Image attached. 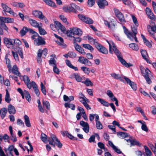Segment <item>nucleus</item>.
<instances>
[{
  "instance_id": "f704fd0d",
  "label": "nucleus",
  "mask_w": 156,
  "mask_h": 156,
  "mask_svg": "<svg viewBox=\"0 0 156 156\" xmlns=\"http://www.w3.org/2000/svg\"><path fill=\"white\" fill-rule=\"evenodd\" d=\"M53 8H56V5L55 4L50 0H45L44 2Z\"/></svg>"
},
{
  "instance_id": "338daca9",
  "label": "nucleus",
  "mask_w": 156,
  "mask_h": 156,
  "mask_svg": "<svg viewBox=\"0 0 156 156\" xmlns=\"http://www.w3.org/2000/svg\"><path fill=\"white\" fill-rule=\"evenodd\" d=\"M73 37V43L74 44L75 43H76V42H80L82 40L81 38L79 37Z\"/></svg>"
},
{
  "instance_id": "72a5a7b5",
  "label": "nucleus",
  "mask_w": 156,
  "mask_h": 156,
  "mask_svg": "<svg viewBox=\"0 0 156 156\" xmlns=\"http://www.w3.org/2000/svg\"><path fill=\"white\" fill-rule=\"evenodd\" d=\"M97 100L103 106L106 107H108L109 106V104L108 103L104 100L100 98H97Z\"/></svg>"
},
{
  "instance_id": "e433bc0d",
  "label": "nucleus",
  "mask_w": 156,
  "mask_h": 156,
  "mask_svg": "<svg viewBox=\"0 0 156 156\" xmlns=\"http://www.w3.org/2000/svg\"><path fill=\"white\" fill-rule=\"evenodd\" d=\"M6 93L5 97V100L6 102L9 103L11 101L10 95L7 90H6Z\"/></svg>"
},
{
  "instance_id": "ea45409f",
  "label": "nucleus",
  "mask_w": 156,
  "mask_h": 156,
  "mask_svg": "<svg viewBox=\"0 0 156 156\" xmlns=\"http://www.w3.org/2000/svg\"><path fill=\"white\" fill-rule=\"evenodd\" d=\"M41 51V49H40L38 50L37 56V61L38 63L39 64L41 63L42 62V59L41 57V53H40Z\"/></svg>"
},
{
  "instance_id": "37998d69",
  "label": "nucleus",
  "mask_w": 156,
  "mask_h": 156,
  "mask_svg": "<svg viewBox=\"0 0 156 156\" xmlns=\"http://www.w3.org/2000/svg\"><path fill=\"white\" fill-rule=\"evenodd\" d=\"M153 76L152 75H151L150 76H147L146 75H145L144 78L147 82V83L149 84H151L152 83V81L151 80V79L152 78V77H153Z\"/></svg>"
},
{
  "instance_id": "dca6fc26",
  "label": "nucleus",
  "mask_w": 156,
  "mask_h": 156,
  "mask_svg": "<svg viewBox=\"0 0 156 156\" xmlns=\"http://www.w3.org/2000/svg\"><path fill=\"white\" fill-rule=\"evenodd\" d=\"M55 26L56 27L57 29L59 30H60L63 32H64L66 30V29L65 27L61 24L58 21L55 22Z\"/></svg>"
},
{
  "instance_id": "cd10ccee",
  "label": "nucleus",
  "mask_w": 156,
  "mask_h": 156,
  "mask_svg": "<svg viewBox=\"0 0 156 156\" xmlns=\"http://www.w3.org/2000/svg\"><path fill=\"white\" fill-rule=\"evenodd\" d=\"M12 73L18 76H20V73L19 72L18 69V68L16 65H14L12 67Z\"/></svg>"
},
{
  "instance_id": "20e7f679",
  "label": "nucleus",
  "mask_w": 156,
  "mask_h": 156,
  "mask_svg": "<svg viewBox=\"0 0 156 156\" xmlns=\"http://www.w3.org/2000/svg\"><path fill=\"white\" fill-rule=\"evenodd\" d=\"M82 31L77 27H73L67 31V36L69 37H74L75 35L80 36L82 35Z\"/></svg>"
},
{
  "instance_id": "6ab92c4d",
  "label": "nucleus",
  "mask_w": 156,
  "mask_h": 156,
  "mask_svg": "<svg viewBox=\"0 0 156 156\" xmlns=\"http://www.w3.org/2000/svg\"><path fill=\"white\" fill-rule=\"evenodd\" d=\"M14 147H5L4 151L7 156H13L12 154Z\"/></svg>"
},
{
  "instance_id": "a19ab883",
  "label": "nucleus",
  "mask_w": 156,
  "mask_h": 156,
  "mask_svg": "<svg viewBox=\"0 0 156 156\" xmlns=\"http://www.w3.org/2000/svg\"><path fill=\"white\" fill-rule=\"evenodd\" d=\"M24 96H25L27 100L28 101L31 100L29 92L26 90H24Z\"/></svg>"
},
{
  "instance_id": "603ef678",
  "label": "nucleus",
  "mask_w": 156,
  "mask_h": 156,
  "mask_svg": "<svg viewBox=\"0 0 156 156\" xmlns=\"http://www.w3.org/2000/svg\"><path fill=\"white\" fill-rule=\"evenodd\" d=\"M42 103L43 106H45L46 108L48 110L50 109V105L48 102L46 101H43Z\"/></svg>"
},
{
  "instance_id": "a18cd8bd",
  "label": "nucleus",
  "mask_w": 156,
  "mask_h": 156,
  "mask_svg": "<svg viewBox=\"0 0 156 156\" xmlns=\"http://www.w3.org/2000/svg\"><path fill=\"white\" fill-rule=\"evenodd\" d=\"M64 105L66 108L69 107L71 108L73 110H74L75 108V106L73 104L65 103Z\"/></svg>"
},
{
  "instance_id": "7ed1b4c3",
  "label": "nucleus",
  "mask_w": 156,
  "mask_h": 156,
  "mask_svg": "<svg viewBox=\"0 0 156 156\" xmlns=\"http://www.w3.org/2000/svg\"><path fill=\"white\" fill-rule=\"evenodd\" d=\"M111 75L113 78L117 80H119L120 81L123 82H124L123 79H124L127 83L130 85L134 90H136L137 87L136 84L134 82L131 81L128 78L125 76L121 77L119 75L114 73H111Z\"/></svg>"
},
{
  "instance_id": "ddd939ff",
  "label": "nucleus",
  "mask_w": 156,
  "mask_h": 156,
  "mask_svg": "<svg viewBox=\"0 0 156 156\" xmlns=\"http://www.w3.org/2000/svg\"><path fill=\"white\" fill-rule=\"evenodd\" d=\"M2 6L3 9H4V11L6 12L9 13L10 14L12 15L13 16H17L16 14L11 9L6 5L3 3H2Z\"/></svg>"
},
{
  "instance_id": "79ce46f5",
  "label": "nucleus",
  "mask_w": 156,
  "mask_h": 156,
  "mask_svg": "<svg viewBox=\"0 0 156 156\" xmlns=\"http://www.w3.org/2000/svg\"><path fill=\"white\" fill-rule=\"evenodd\" d=\"M59 17L61 20L64 22L65 24L67 25H69V23L67 21L66 18L65 16L62 15H61L59 16Z\"/></svg>"
},
{
  "instance_id": "bb28decb",
  "label": "nucleus",
  "mask_w": 156,
  "mask_h": 156,
  "mask_svg": "<svg viewBox=\"0 0 156 156\" xmlns=\"http://www.w3.org/2000/svg\"><path fill=\"white\" fill-rule=\"evenodd\" d=\"M7 112V109L6 108H3L0 109V115L2 119H3L5 116Z\"/></svg>"
},
{
  "instance_id": "6e6552de",
  "label": "nucleus",
  "mask_w": 156,
  "mask_h": 156,
  "mask_svg": "<svg viewBox=\"0 0 156 156\" xmlns=\"http://www.w3.org/2000/svg\"><path fill=\"white\" fill-rule=\"evenodd\" d=\"M78 61L80 63L84 64L87 66H90L92 65L91 62L87 58H85L83 57H79Z\"/></svg>"
},
{
  "instance_id": "4be33fe9",
  "label": "nucleus",
  "mask_w": 156,
  "mask_h": 156,
  "mask_svg": "<svg viewBox=\"0 0 156 156\" xmlns=\"http://www.w3.org/2000/svg\"><path fill=\"white\" fill-rule=\"evenodd\" d=\"M74 45L76 51L82 55H85V52H84L83 49L77 43L75 44Z\"/></svg>"
},
{
  "instance_id": "c85d7f7f",
  "label": "nucleus",
  "mask_w": 156,
  "mask_h": 156,
  "mask_svg": "<svg viewBox=\"0 0 156 156\" xmlns=\"http://www.w3.org/2000/svg\"><path fill=\"white\" fill-rule=\"evenodd\" d=\"M97 3L99 7L101 9H104L105 6L108 5V3L106 1H104L101 2H97Z\"/></svg>"
},
{
  "instance_id": "f257e3e1",
  "label": "nucleus",
  "mask_w": 156,
  "mask_h": 156,
  "mask_svg": "<svg viewBox=\"0 0 156 156\" xmlns=\"http://www.w3.org/2000/svg\"><path fill=\"white\" fill-rule=\"evenodd\" d=\"M107 42L109 45V52L111 54L114 52L117 55L118 58L122 64L127 67H129L130 66H132L133 65L129 63H127L123 59L122 56L121 55L120 52L117 48L115 46V44L112 41H107Z\"/></svg>"
},
{
  "instance_id": "a211bd4d",
  "label": "nucleus",
  "mask_w": 156,
  "mask_h": 156,
  "mask_svg": "<svg viewBox=\"0 0 156 156\" xmlns=\"http://www.w3.org/2000/svg\"><path fill=\"white\" fill-rule=\"evenodd\" d=\"M23 80L27 86V87L29 89H30L32 87V82L31 83L29 78L26 75H24L23 76Z\"/></svg>"
},
{
  "instance_id": "9b49d317",
  "label": "nucleus",
  "mask_w": 156,
  "mask_h": 156,
  "mask_svg": "<svg viewBox=\"0 0 156 156\" xmlns=\"http://www.w3.org/2000/svg\"><path fill=\"white\" fill-rule=\"evenodd\" d=\"M34 43L35 45L39 46L45 44V42L44 38L38 36V37L34 40Z\"/></svg>"
},
{
  "instance_id": "774afa93",
  "label": "nucleus",
  "mask_w": 156,
  "mask_h": 156,
  "mask_svg": "<svg viewBox=\"0 0 156 156\" xmlns=\"http://www.w3.org/2000/svg\"><path fill=\"white\" fill-rule=\"evenodd\" d=\"M68 55L69 57L71 58H74L76 56V54L73 52H69L68 53Z\"/></svg>"
},
{
  "instance_id": "c03bdc74",
  "label": "nucleus",
  "mask_w": 156,
  "mask_h": 156,
  "mask_svg": "<svg viewBox=\"0 0 156 156\" xmlns=\"http://www.w3.org/2000/svg\"><path fill=\"white\" fill-rule=\"evenodd\" d=\"M27 27H23V29L20 30V34L21 36H23L25 35L27 32Z\"/></svg>"
},
{
  "instance_id": "bf43d9fd",
  "label": "nucleus",
  "mask_w": 156,
  "mask_h": 156,
  "mask_svg": "<svg viewBox=\"0 0 156 156\" xmlns=\"http://www.w3.org/2000/svg\"><path fill=\"white\" fill-rule=\"evenodd\" d=\"M0 25L2 26V27L3 29L6 31L8 30V28L3 21L0 20Z\"/></svg>"
},
{
  "instance_id": "e2e57ef3",
  "label": "nucleus",
  "mask_w": 156,
  "mask_h": 156,
  "mask_svg": "<svg viewBox=\"0 0 156 156\" xmlns=\"http://www.w3.org/2000/svg\"><path fill=\"white\" fill-rule=\"evenodd\" d=\"M21 147L24 151L26 150L29 152V151H32L33 150V147Z\"/></svg>"
},
{
  "instance_id": "b1692460",
  "label": "nucleus",
  "mask_w": 156,
  "mask_h": 156,
  "mask_svg": "<svg viewBox=\"0 0 156 156\" xmlns=\"http://www.w3.org/2000/svg\"><path fill=\"white\" fill-rule=\"evenodd\" d=\"M32 86L36 95L37 96H39L40 95V92L37 85L35 83L34 81H32Z\"/></svg>"
},
{
  "instance_id": "3c124183",
  "label": "nucleus",
  "mask_w": 156,
  "mask_h": 156,
  "mask_svg": "<svg viewBox=\"0 0 156 156\" xmlns=\"http://www.w3.org/2000/svg\"><path fill=\"white\" fill-rule=\"evenodd\" d=\"M40 53H41L42 57L45 58L47 54V50L46 48H45L43 50H41Z\"/></svg>"
},
{
  "instance_id": "f03ea898",
  "label": "nucleus",
  "mask_w": 156,
  "mask_h": 156,
  "mask_svg": "<svg viewBox=\"0 0 156 156\" xmlns=\"http://www.w3.org/2000/svg\"><path fill=\"white\" fill-rule=\"evenodd\" d=\"M41 138L42 141L45 144L48 142L49 144L52 146H62V145L55 135L53 134H51L50 137H47L46 135L44 133H42Z\"/></svg>"
},
{
  "instance_id": "8fccbe9b",
  "label": "nucleus",
  "mask_w": 156,
  "mask_h": 156,
  "mask_svg": "<svg viewBox=\"0 0 156 156\" xmlns=\"http://www.w3.org/2000/svg\"><path fill=\"white\" fill-rule=\"evenodd\" d=\"M97 116L98 117V118H99L98 115L97 114H90L89 116V119L90 121L92 122L94 120V117H95V119Z\"/></svg>"
},
{
  "instance_id": "69168bd1",
  "label": "nucleus",
  "mask_w": 156,
  "mask_h": 156,
  "mask_svg": "<svg viewBox=\"0 0 156 156\" xmlns=\"http://www.w3.org/2000/svg\"><path fill=\"white\" fill-rule=\"evenodd\" d=\"M49 63L50 65H53V66L56 65V61L53 58H51L50 60L49 61Z\"/></svg>"
},
{
  "instance_id": "864d4df0",
  "label": "nucleus",
  "mask_w": 156,
  "mask_h": 156,
  "mask_svg": "<svg viewBox=\"0 0 156 156\" xmlns=\"http://www.w3.org/2000/svg\"><path fill=\"white\" fill-rule=\"evenodd\" d=\"M131 16L132 17L133 23L136 27H138V23L136 17L133 15L131 14Z\"/></svg>"
},
{
  "instance_id": "a878e982",
  "label": "nucleus",
  "mask_w": 156,
  "mask_h": 156,
  "mask_svg": "<svg viewBox=\"0 0 156 156\" xmlns=\"http://www.w3.org/2000/svg\"><path fill=\"white\" fill-rule=\"evenodd\" d=\"M95 121L96 123V127L98 129H102L103 126L101 123L99 121V118H98V117H97L96 119H95Z\"/></svg>"
},
{
  "instance_id": "1a4fd4ad",
  "label": "nucleus",
  "mask_w": 156,
  "mask_h": 156,
  "mask_svg": "<svg viewBox=\"0 0 156 156\" xmlns=\"http://www.w3.org/2000/svg\"><path fill=\"white\" fill-rule=\"evenodd\" d=\"M124 29V32L126 34L128 37L131 40L133 41L134 39L136 42H138L136 35H132V33L128 31L125 27H123Z\"/></svg>"
},
{
  "instance_id": "680f3d73",
  "label": "nucleus",
  "mask_w": 156,
  "mask_h": 156,
  "mask_svg": "<svg viewBox=\"0 0 156 156\" xmlns=\"http://www.w3.org/2000/svg\"><path fill=\"white\" fill-rule=\"evenodd\" d=\"M81 69L86 74H88L90 73L89 69L86 67L83 66L81 67Z\"/></svg>"
},
{
  "instance_id": "aec40b11",
  "label": "nucleus",
  "mask_w": 156,
  "mask_h": 156,
  "mask_svg": "<svg viewBox=\"0 0 156 156\" xmlns=\"http://www.w3.org/2000/svg\"><path fill=\"white\" fill-rule=\"evenodd\" d=\"M0 20L6 23H13L14 21V20L13 18L9 17H3L2 16H0Z\"/></svg>"
},
{
  "instance_id": "7c9ffc66",
  "label": "nucleus",
  "mask_w": 156,
  "mask_h": 156,
  "mask_svg": "<svg viewBox=\"0 0 156 156\" xmlns=\"http://www.w3.org/2000/svg\"><path fill=\"white\" fill-rule=\"evenodd\" d=\"M145 152H143L144 156H152V153L148 147H144Z\"/></svg>"
},
{
  "instance_id": "2f4dec72",
  "label": "nucleus",
  "mask_w": 156,
  "mask_h": 156,
  "mask_svg": "<svg viewBox=\"0 0 156 156\" xmlns=\"http://www.w3.org/2000/svg\"><path fill=\"white\" fill-rule=\"evenodd\" d=\"M59 39V41H57L56 42L58 45L61 46L62 47L65 48L66 47V45L64 43V41L63 39L60 37H58V38Z\"/></svg>"
},
{
  "instance_id": "0eeeda50",
  "label": "nucleus",
  "mask_w": 156,
  "mask_h": 156,
  "mask_svg": "<svg viewBox=\"0 0 156 156\" xmlns=\"http://www.w3.org/2000/svg\"><path fill=\"white\" fill-rule=\"evenodd\" d=\"M129 139H125L126 142L128 143H130L131 145L132 146H140L142 145V144H140L139 141H137L134 138H133L132 136H129Z\"/></svg>"
},
{
  "instance_id": "13d9d810",
  "label": "nucleus",
  "mask_w": 156,
  "mask_h": 156,
  "mask_svg": "<svg viewBox=\"0 0 156 156\" xmlns=\"http://www.w3.org/2000/svg\"><path fill=\"white\" fill-rule=\"evenodd\" d=\"M22 44L21 41L18 39L13 40V45H20Z\"/></svg>"
},
{
  "instance_id": "9d476101",
  "label": "nucleus",
  "mask_w": 156,
  "mask_h": 156,
  "mask_svg": "<svg viewBox=\"0 0 156 156\" xmlns=\"http://www.w3.org/2000/svg\"><path fill=\"white\" fill-rule=\"evenodd\" d=\"M140 69L143 76L145 77V75L147 76L152 75L151 71L147 68L145 69L143 66H140Z\"/></svg>"
},
{
  "instance_id": "09e8293b",
  "label": "nucleus",
  "mask_w": 156,
  "mask_h": 156,
  "mask_svg": "<svg viewBox=\"0 0 156 156\" xmlns=\"http://www.w3.org/2000/svg\"><path fill=\"white\" fill-rule=\"evenodd\" d=\"M79 18L83 21L84 22L86 23V21H87V18H89L88 17L85 16L82 14H80L78 15Z\"/></svg>"
},
{
  "instance_id": "5fc2aeb1",
  "label": "nucleus",
  "mask_w": 156,
  "mask_h": 156,
  "mask_svg": "<svg viewBox=\"0 0 156 156\" xmlns=\"http://www.w3.org/2000/svg\"><path fill=\"white\" fill-rule=\"evenodd\" d=\"M88 39L90 43L91 44H94L96 47V43H98L96 40L95 39H94L92 37H88Z\"/></svg>"
},
{
  "instance_id": "39448f33",
  "label": "nucleus",
  "mask_w": 156,
  "mask_h": 156,
  "mask_svg": "<svg viewBox=\"0 0 156 156\" xmlns=\"http://www.w3.org/2000/svg\"><path fill=\"white\" fill-rule=\"evenodd\" d=\"M78 6L75 4H72L70 5L65 6L63 7V10L66 12H75L76 9H78Z\"/></svg>"
},
{
  "instance_id": "4468645a",
  "label": "nucleus",
  "mask_w": 156,
  "mask_h": 156,
  "mask_svg": "<svg viewBox=\"0 0 156 156\" xmlns=\"http://www.w3.org/2000/svg\"><path fill=\"white\" fill-rule=\"evenodd\" d=\"M4 42L5 44L9 48H12L13 46V40L5 37L4 38Z\"/></svg>"
},
{
  "instance_id": "2eb2a0df",
  "label": "nucleus",
  "mask_w": 156,
  "mask_h": 156,
  "mask_svg": "<svg viewBox=\"0 0 156 156\" xmlns=\"http://www.w3.org/2000/svg\"><path fill=\"white\" fill-rule=\"evenodd\" d=\"M80 125L83 127V130L86 133H88L89 131V127L88 124L83 121L80 122Z\"/></svg>"
},
{
  "instance_id": "c756f323",
  "label": "nucleus",
  "mask_w": 156,
  "mask_h": 156,
  "mask_svg": "<svg viewBox=\"0 0 156 156\" xmlns=\"http://www.w3.org/2000/svg\"><path fill=\"white\" fill-rule=\"evenodd\" d=\"M141 53L143 58L146 60L147 63H150L149 60L147 58L148 55L146 51L144 50H142L141 51Z\"/></svg>"
},
{
  "instance_id": "412c9836",
  "label": "nucleus",
  "mask_w": 156,
  "mask_h": 156,
  "mask_svg": "<svg viewBox=\"0 0 156 156\" xmlns=\"http://www.w3.org/2000/svg\"><path fill=\"white\" fill-rule=\"evenodd\" d=\"M28 21L31 26L35 27L38 28L40 25H42L41 23H40L39 24L36 21L31 19H29Z\"/></svg>"
},
{
  "instance_id": "c9c22d12",
  "label": "nucleus",
  "mask_w": 156,
  "mask_h": 156,
  "mask_svg": "<svg viewBox=\"0 0 156 156\" xmlns=\"http://www.w3.org/2000/svg\"><path fill=\"white\" fill-rule=\"evenodd\" d=\"M82 46L83 48L90 50V51H92L94 50V48L89 44H83Z\"/></svg>"
},
{
  "instance_id": "6e6d98bb",
  "label": "nucleus",
  "mask_w": 156,
  "mask_h": 156,
  "mask_svg": "<svg viewBox=\"0 0 156 156\" xmlns=\"http://www.w3.org/2000/svg\"><path fill=\"white\" fill-rule=\"evenodd\" d=\"M77 82H80L82 79L80 76L77 73H75L73 74Z\"/></svg>"
},
{
  "instance_id": "052dcab7",
  "label": "nucleus",
  "mask_w": 156,
  "mask_h": 156,
  "mask_svg": "<svg viewBox=\"0 0 156 156\" xmlns=\"http://www.w3.org/2000/svg\"><path fill=\"white\" fill-rule=\"evenodd\" d=\"M41 90L43 94L45 95H46V91L45 87L43 84L42 82L41 83Z\"/></svg>"
},
{
  "instance_id": "f3484780",
  "label": "nucleus",
  "mask_w": 156,
  "mask_h": 156,
  "mask_svg": "<svg viewBox=\"0 0 156 156\" xmlns=\"http://www.w3.org/2000/svg\"><path fill=\"white\" fill-rule=\"evenodd\" d=\"M33 15L35 17H37L40 19L44 18L45 16L43 15L41 11L38 10H35L33 12Z\"/></svg>"
},
{
  "instance_id": "4c0bfd02",
  "label": "nucleus",
  "mask_w": 156,
  "mask_h": 156,
  "mask_svg": "<svg viewBox=\"0 0 156 156\" xmlns=\"http://www.w3.org/2000/svg\"><path fill=\"white\" fill-rule=\"evenodd\" d=\"M118 135H119L122 138H125L129 136V133L124 132H119L118 133Z\"/></svg>"
},
{
  "instance_id": "473e14b6",
  "label": "nucleus",
  "mask_w": 156,
  "mask_h": 156,
  "mask_svg": "<svg viewBox=\"0 0 156 156\" xmlns=\"http://www.w3.org/2000/svg\"><path fill=\"white\" fill-rule=\"evenodd\" d=\"M24 118L26 126L28 127H30L31 126V124L30 122L29 117L27 115H26L24 116Z\"/></svg>"
},
{
  "instance_id": "423d86ee",
  "label": "nucleus",
  "mask_w": 156,
  "mask_h": 156,
  "mask_svg": "<svg viewBox=\"0 0 156 156\" xmlns=\"http://www.w3.org/2000/svg\"><path fill=\"white\" fill-rule=\"evenodd\" d=\"M114 11L116 17L120 22L121 23H125L126 20L122 14L117 9H114Z\"/></svg>"
},
{
  "instance_id": "393cba45",
  "label": "nucleus",
  "mask_w": 156,
  "mask_h": 156,
  "mask_svg": "<svg viewBox=\"0 0 156 156\" xmlns=\"http://www.w3.org/2000/svg\"><path fill=\"white\" fill-rule=\"evenodd\" d=\"M8 110L10 114H14L16 111L15 107L11 104L8 105Z\"/></svg>"
},
{
  "instance_id": "49530a36",
  "label": "nucleus",
  "mask_w": 156,
  "mask_h": 156,
  "mask_svg": "<svg viewBox=\"0 0 156 156\" xmlns=\"http://www.w3.org/2000/svg\"><path fill=\"white\" fill-rule=\"evenodd\" d=\"M42 25H40L38 27L40 34L44 35L46 34V32L45 30L41 27Z\"/></svg>"
},
{
  "instance_id": "0e129e2a",
  "label": "nucleus",
  "mask_w": 156,
  "mask_h": 156,
  "mask_svg": "<svg viewBox=\"0 0 156 156\" xmlns=\"http://www.w3.org/2000/svg\"><path fill=\"white\" fill-rule=\"evenodd\" d=\"M94 0H88L87 4L88 6L90 7L92 6L95 4Z\"/></svg>"
},
{
  "instance_id": "5701e85b",
  "label": "nucleus",
  "mask_w": 156,
  "mask_h": 156,
  "mask_svg": "<svg viewBox=\"0 0 156 156\" xmlns=\"http://www.w3.org/2000/svg\"><path fill=\"white\" fill-rule=\"evenodd\" d=\"M5 60L6 63L7 65L8 70L10 73H11L12 71L11 61H10V59L8 58L7 56H5Z\"/></svg>"
},
{
  "instance_id": "4d7b16f0",
  "label": "nucleus",
  "mask_w": 156,
  "mask_h": 156,
  "mask_svg": "<svg viewBox=\"0 0 156 156\" xmlns=\"http://www.w3.org/2000/svg\"><path fill=\"white\" fill-rule=\"evenodd\" d=\"M154 22L152 21H150V25H148L147 26V28L148 30V31L149 32L150 34H151V32H150V28H151V27L152 26H155Z\"/></svg>"
},
{
  "instance_id": "58836bf2",
  "label": "nucleus",
  "mask_w": 156,
  "mask_h": 156,
  "mask_svg": "<svg viewBox=\"0 0 156 156\" xmlns=\"http://www.w3.org/2000/svg\"><path fill=\"white\" fill-rule=\"evenodd\" d=\"M129 46L131 48L135 51H137L139 49L138 45L134 43L130 44L129 45Z\"/></svg>"
},
{
  "instance_id": "de8ad7c7",
  "label": "nucleus",
  "mask_w": 156,
  "mask_h": 156,
  "mask_svg": "<svg viewBox=\"0 0 156 156\" xmlns=\"http://www.w3.org/2000/svg\"><path fill=\"white\" fill-rule=\"evenodd\" d=\"M83 83L86 84L87 86H92L93 85L91 81L88 78L86 79L84 81L82 82Z\"/></svg>"
},
{
  "instance_id": "f8f14e48",
  "label": "nucleus",
  "mask_w": 156,
  "mask_h": 156,
  "mask_svg": "<svg viewBox=\"0 0 156 156\" xmlns=\"http://www.w3.org/2000/svg\"><path fill=\"white\" fill-rule=\"evenodd\" d=\"M95 47L100 52L102 53L107 54L108 53V50L99 43H96Z\"/></svg>"
}]
</instances>
